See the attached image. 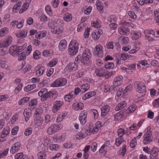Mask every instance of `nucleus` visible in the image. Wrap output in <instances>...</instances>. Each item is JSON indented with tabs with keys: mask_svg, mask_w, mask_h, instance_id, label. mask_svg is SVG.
I'll use <instances>...</instances> for the list:
<instances>
[{
	"mask_svg": "<svg viewBox=\"0 0 159 159\" xmlns=\"http://www.w3.org/2000/svg\"><path fill=\"white\" fill-rule=\"evenodd\" d=\"M21 4L22 3L21 2H19L16 4L14 5L12 9L13 11H14V9L17 10L19 9L21 5Z\"/></svg>",
	"mask_w": 159,
	"mask_h": 159,
	"instance_id": "52",
	"label": "nucleus"
},
{
	"mask_svg": "<svg viewBox=\"0 0 159 159\" xmlns=\"http://www.w3.org/2000/svg\"><path fill=\"white\" fill-rule=\"evenodd\" d=\"M21 144L20 142H17L12 145L10 150V152L14 154L20 150Z\"/></svg>",
	"mask_w": 159,
	"mask_h": 159,
	"instance_id": "11",
	"label": "nucleus"
},
{
	"mask_svg": "<svg viewBox=\"0 0 159 159\" xmlns=\"http://www.w3.org/2000/svg\"><path fill=\"white\" fill-rule=\"evenodd\" d=\"M57 59L56 58H54L49 62L48 65L50 67H53L57 64Z\"/></svg>",
	"mask_w": 159,
	"mask_h": 159,
	"instance_id": "38",
	"label": "nucleus"
},
{
	"mask_svg": "<svg viewBox=\"0 0 159 159\" xmlns=\"http://www.w3.org/2000/svg\"><path fill=\"white\" fill-rule=\"evenodd\" d=\"M60 148V146L58 144H52L49 146V149L52 150L57 151Z\"/></svg>",
	"mask_w": 159,
	"mask_h": 159,
	"instance_id": "26",
	"label": "nucleus"
},
{
	"mask_svg": "<svg viewBox=\"0 0 159 159\" xmlns=\"http://www.w3.org/2000/svg\"><path fill=\"white\" fill-rule=\"evenodd\" d=\"M132 89V85H129L127 86L125 89L124 91L123 94L124 95V94H126V93L128 92L129 91H130Z\"/></svg>",
	"mask_w": 159,
	"mask_h": 159,
	"instance_id": "53",
	"label": "nucleus"
},
{
	"mask_svg": "<svg viewBox=\"0 0 159 159\" xmlns=\"http://www.w3.org/2000/svg\"><path fill=\"white\" fill-rule=\"evenodd\" d=\"M63 102L60 101H55L53 104V107L52 108V111L53 112H56L60 109V107L63 105Z\"/></svg>",
	"mask_w": 159,
	"mask_h": 159,
	"instance_id": "14",
	"label": "nucleus"
},
{
	"mask_svg": "<svg viewBox=\"0 0 159 159\" xmlns=\"http://www.w3.org/2000/svg\"><path fill=\"white\" fill-rule=\"evenodd\" d=\"M29 111L28 110L25 109V110L23 113V115L25 118V121L26 122L28 121L31 115V112Z\"/></svg>",
	"mask_w": 159,
	"mask_h": 159,
	"instance_id": "23",
	"label": "nucleus"
},
{
	"mask_svg": "<svg viewBox=\"0 0 159 159\" xmlns=\"http://www.w3.org/2000/svg\"><path fill=\"white\" fill-rule=\"evenodd\" d=\"M51 32L54 34H59L60 31L59 30V28L56 27H54L53 29H52Z\"/></svg>",
	"mask_w": 159,
	"mask_h": 159,
	"instance_id": "54",
	"label": "nucleus"
},
{
	"mask_svg": "<svg viewBox=\"0 0 159 159\" xmlns=\"http://www.w3.org/2000/svg\"><path fill=\"white\" fill-rule=\"evenodd\" d=\"M23 85L22 84H20L17 86V87L15 89V92L16 94H17L19 92V91L21 90V88L22 87Z\"/></svg>",
	"mask_w": 159,
	"mask_h": 159,
	"instance_id": "58",
	"label": "nucleus"
},
{
	"mask_svg": "<svg viewBox=\"0 0 159 159\" xmlns=\"http://www.w3.org/2000/svg\"><path fill=\"white\" fill-rule=\"evenodd\" d=\"M120 33L123 35H127L129 33V29L128 28H122L119 30Z\"/></svg>",
	"mask_w": 159,
	"mask_h": 159,
	"instance_id": "19",
	"label": "nucleus"
},
{
	"mask_svg": "<svg viewBox=\"0 0 159 159\" xmlns=\"http://www.w3.org/2000/svg\"><path fill=\"white\" fill-rule=\"evenodd\" d=\"M86 136L87 135L86 134H83L82 133L80 132V133H78L77 135H76V137L77 139H80L84 138L86 137Z\"/></svg>",
	"mask_w": 159,
	"mask_h": 159,
	"instance_id": "43",
	"label": "nucleus"
},
{
	"mask_svg": "<svg viewBox=\"0 0 159 159\" xmlns=\"http://www.w3.org/2000/svg\"><path fill=\"white\" fill-rule=\"evenodd\" d=\"M67 46V42L65 40H62L60 42L59 48L60 50L63 51L66 48Z\"/></svg>",
	"mask_w": 159,
	"mask_h": 159,
	"instance_id": "18",
	"label": "nucleus"
},
{
	"mask_svg": "<svg viewBox=\"0 0 159 159\" xmlns=\"http://www.w3.org/2000/svg\"><path fill=\"white\" fill-rule=\"evenodd\" d=\"M136 107L135 105H131L130 106L129 108L126 110V112L127 113L129 114L134 112L136 109Z\"/></svg>",
	"mask_w": 159,
	"mask_h": 159,
	"instance_id": "27",
	"label": "nucleus"
},
{
	"mask_svg": "<svg viewBox=\"0 0 159 159\" xmlns=\"http://www.w3.org/2000/svg\"><path fill=\"white\" fill-rule=\"evenodd\" d=\"M134 84L136 86V90L138 92L140 93L145 92L146 87L144 83L141 81H136Z\"/></svg>",
	"mask_w": 159,
	"mask_h": 159,
	"instance_id": "6",
	"label": "nucleus"
},
{
	"mask_svg": "<svg viewBox=\"0 0 159 159\" xmlns=\"http://www.w3.org/2000/svg\"><path fill=\"white\" fill-rule=\"evenodd\" d=\"M47 92L48 90L46 89H43L39 92L38 95L40 97H42V96L44 95Z\"/></svg>",
	"mask_w": 159,
	"mask_h": 159,
	"instance_id": "45",
	"label": "nucleus"
},
{
	"mask_svg": "<svg viewBox=\"0 0 159 159\" xmlns=\"http://www.w3.org/2000/svg\"><path fill=\"white\" fill-rule=\"evenodd\" d=\"M97 143L95 142H94V143H93L92 145L91 146V148L92 149V151L93 152H94L96 150V148H97Z\"/></svg>",
	"mask_w": 159,
	"mask_h": 159,
	"instance_id": "62",
	"label": "nucleus"
},
{
	"mask_svg": "<svg viewBox=\"0 0 159 159\" xmlns=\"http://www.w3.org/2000/svg\"><path fill=\"white\" fill-rule=\"evenodd\" d=\"M89 85L88 84H87L83 85L81 86V89L83 90L84 92L89 90Z\"/></svg>",
	"mask_w": 159,
	"mask_h": 159,
	"instance_id": "50",
	"label": "nucleus"
},
{
	"mask_svg": "<svg viewBox=\"0 0 159 159\" xmlns=\"http://www.w3.org/2000/svg\"><path fill=\"white\" fill-rule=\"evenodd\" d=\"M51 50L48 51V50H45L43 52V55L45 57H47L48 56H50L51 53Z\"/></svg>",
	"mask_w": 159,
	"mask_h": 159,
	"instance_id": "56",
	"label": "nucleus"
},
{
	"mask_svg": "<svg viewBox=\"0 0 159 159\" xmlns=\"http://www.w3.org/2000/svg\"><path fill=\"white\" fill-rule=\"evenodd\" d=\"M79 63L77 62L75 58L74 63H69L66 66V68L68 69L70 71L71 70L75 71L77 70L78 67V65L77 64Z\"/></svg>",
	"mask_w": 159,
	"mask_h": 159,
	"instance_id": "12",
	"label": "nucleus"
},
{
	"mask_svg": "<svg viewBox=\"0 0 159 159\" xmlns=\"http://www.w3.org/2000/svg\"><path fill=\"white\" fill-rule=\"evenodd\" d=\"M37 68L38 69L36 71V74L39 75H42L45 70V68L42 66L39 68L37 67Z\"/></svg>",
	"mask_w": 159,
	"mask_h": 159,
	"instance_id": "34",
	"label": "nucleus"
},
{
	"mask_svg": "<svg viewBox=\"0 0 159 159\" xmlns=\"http://www.w3.org/2000/svg\"><path fill=\"white\" fill-rule=\"evenodd\" d=\"M7 28H4L0 30V36L2 37L4 36L6 34Z\"/></svg>",
	"mask_w": 159,
	"mask_h": 159,
	"instance_id": "57",
	"label": "nucleus"
},
{
	"mask_svg": "<svg viewBox=\"0 0 159 159\" xmlns=\"http://www.w3.org/2000/svg\"><path fill=\"white\" fill-rule=\"evenodd\" d=\"M69 48H68V52L71 56H73L76 54L78 51V44L75 43L72 46V44H70L69 45Z\"/></svg>",
	"mask_w": 159,
	"mask_h": 159,
	"instance_id": "7",
	"label": "nucleus"
},
{
	"mask_svg": "<svg viewBox=\"0 0 159 159\" xmlns=\"http://www.w3.org/2000/svg\"><path fill=\"white\" fill-rule=\"evenodd\" d=\"M87 112H85L84 111H82L80 113L79 117V120L81 124H84L86 123L87 120Z\"/></svg>",
	"mask_w": 159,
	"mask_h": 159,
	"instance_id": "15",
	"label": "nucleus"
},
{
	"mask_svg": "<svg viewBox=\"0 0 159 159\" xmlns=\"http://www.w3.org/2000/svg\"><path fill=\"white\" fill-rule=\"evenodd\" d=\"M32 132V129L30 128L27 129L25 132L24 134L26 136L30 135Z\"/></svg>",
	"mask_w": 159,
	"mask_h": 159,
	"instance_id": "59",
	"label": "nucleus"
},
{
	"mask_svg": "<svg viewBox=\"0 0 159 159\" xmlns=\"http://www.w3.org/2000/svg\"><path fill=\"white\" fill-rule=\"evenodd\" d=\"M123 78L122 76L121 75L116 77L114 80L113 85L112 86L111 88L109 89V90H110V89H111L114 91H116L117 89L116 87L120 86L121 84Z\"/></svg>",
	"mask_w": 159,
	"mask_h": 159,
	"instance_id": "3",
	"label": "nucleus"
},
{
	"mask_svg": "<svg viewBox=\"0 0 159 159\" xmlns=\"http://www.w3.org/2000/svg\"><path fill=\"white\" fill-rule=\"evenodd\" d=\"M151 153L150 154H158V153L159 152V148L157 147H154L152 149L150 150Z\"/></svg>",
	"mask_w": 159,
	"mask_h": 159,
	"instance_id": "46",
	"label": "nucleus"
},
{
	"mask_svg": "<svg viewBox=\"0 0 159 159\" xmlns=\"http://www.w3.org/2000/svg\"><path fill=\"white\" fill-rule=\"evenodd\" d=\"M151 137L149 136H146L143 141V143L145 144L149 143L152 141Z\"/></svg>",
	"mask_w": 159,
	"mask_h": 159,
	"instance_id": "49",
	"label": "nucleus"
},
{
	"mask_svg": "<svg viewBox=\"0 0 159 159\" xmlns=\"http://www.w3.org/2000/svg\"><path fill=\"white\" fill-rule=\"evenodd\" d=\"M125 111V110L124 109L123 110L120 111V112L116 114L115 115V120H120L123 116Z\"/></svg>",
	"mask_w": 159,
	"mask_h": 159,
	"instance_id": "22",
	"label": "nucleus"
},
{
	"mask_svg": "<svg viewBox=\"0 0 159 159\" xmlns=\"http://www.w3.org/2000/svg\"><path fill=\"white\" fill-rule=\"evenodd\" d=\"M118 39L121 41L122 43H126L129 42V38L127 37L121 36Z\"/></svg>",
	"mask_w": 159,
	"mask_h": 159,
	"instance_id": "30",
	"label": "nucleus"
},
{
	"mask_svg": "<svg viewBox=\"0 0 159 159\" xmlns=\"http://www.w3.org/2000/svg\"><path fill=\"white\" fill-rule=\"evenodd\" d=\"M126 105V102L125 101H123L118 104L117 106L115 107V110L116 111L121 110L125 107Z\"/></svg>",
	"mask_w": 159,
	"mask_h": 159,
	"instance_id": "21",
	"label": "nucleus"
},
{
	"mask_svg": "<svg viewBox=\"0 0 159 159\" xmlns=\"http://www.w3.org/2000/svg\"><path fill=\"white\" fill-rule=\"evenodd\" d=\"M41 55V52L38 50H36L33 53L34 58L35 59H37L40 57Z\"/></svg>",
	"mask_w": 159,
	"mask_h": 159,
	"instance_id": "37",
	"label": "nucleus"
},
{
	"mask_svg": "<svg viewBox=\"0 0 159 159\" xmlns=\"http://www.w3.org/2000/svg\"><path fill=\"white\" fill-rule=\"evenodd\" d=\"M110 107L108 105H105L101 108V114L102 116H105L109 111Z\"/></svg>",
	"mask_w": 159,
	"mask_h": 159,
	"instance_id": "20",
	"label": "nucleus"
},
{
	"mask_svg": "<svg viewBox=\"0 0 159 159\" xmlns=\"http://www.w3.org/2000/svg\"><path fill=\"white\" fill-rule=\"evenodd\" d=\"M91 56V53L89 49H86L83 52L82 55H79L76 57L77 62L80 63V61L84 65H89L91 63L89 60Z\"/></svg>",
	"mask_w": 159,
	"mask_h": 159,
	"instance_id": "1",
	"label": "nucleus"
},
{
	"mask_svg": "<svg viewBox=\"0 0 159 159\" xmlns=\"http://www.w3.org/2000/svg\"><path fill=\"white\" fill-rule=\"evenodd\" d=\"M43 111V108L41 107L37 108L35 111L34 117L35 118L36 122L37 123L38 126L41 125L42 124V121L41 120L36 119V118L39 117L42 114Z\"/></svg>",
	"mask_w": 159,
	"mask_h": 159,
	"instance_id": "5",
	"label": "nucleus"
},
{
	"mask_svg": "<svg viewBox=\"0 0 159 159\" xmlns=\"http://www.w3.org/2000/svg\"><path fill=\"white\" fill-rule=\"evenodd\" d=\"M102 48V46L100 45H97L96 47L95 51L97 55L99 57H101L103 55Z\"/></svg>",
	"mask_w": 159,
	"mask_h": 159,
	"instance_id": "17",
	"label": "nucleus"
},
{
	"mask_svg": "<svg viewBox=\"0 0 159 159\" xmlns=\"http://www.w3.org/2000/svg\"><path fill=\"white\" fill-rule=\"evenodd\" d=\"M32 46L31 45H29L27 47V50L25 52L27 55H29L31 52L32 50Z\"/></svg>",
	"mask_w": 159,
	"mask_h": 159,
	"instance_id": "64",
	"label": "nucleus"
},
{
	"mask_svg": "<svg viewBox=\"0 0 159 159\" xmlns=\"http://www.w3.org/2000/svg\"><path fill=\"white\" fill-rule=\"evenodd\" d=\"M126 145H123L122 147V149L121 151L120 150L119 152V155H122V157H123L125 155V154L126 152Z\"/></svg>",
	"mask_w": 159,
	"mask_h": 159,
	"instance_id": "35",
	"label": "nucleus"
},
{
	"mask_svg": "<svg viewBox=\"0 0 159 159\" xmlns=\"http://www.w3.org/2000/svg\"><path fill=\"white\" fill-rule=\"evenodd\" d=\"M18 127L16 126L13 128L11 130V134L13 135H16L18 131Z\"/></svg>",
	"mask_w": 159,
	"mask_h": 159,
	"instance_id": "60",
	"label": "nucleus"
},
{
	"mask_svg": "<svg viewBox=\"0 0 159 159\" xmlns=\"http://www.w3.org/2000/svg\"><path fill=\"white\" fill-rule=\"evenodd\" d=\"M154 115L153 112L151 111L150 110H149L148 111V117L149 118L152 119L153 118Z\"/></svg>",
	"mask_w": 159,
	"mask_h": 159,
	"instance_id": "63",
	"label": "nucleus"
},
{
	"mask_svg": "<svg viewBox=\"0 0 159 159\" xmlns=\"http://www.w3.org/2000/svg\"><path fill=\"white\" fill-rule=\"evenodd\" d=\"M12 40V38L11 36L8 37L6 40L0 42V48L6 47L8 46L11 43Z\"/></svg>",
	"mask_w": 159,
	"mask_h": 159,
	"instance_id": "10",
	"label": "nucleus"
},
{
	"mask_svg": "<svg viewBox=\"0 0 159 159\" xmlns=\"http://www.w3.org/2000/svg\"><path fill=\"white\" fill-rule=\"evenodd\" d=\"M25 155H24L23 152H21L16 154L14 157L15 159H28L27 157H25Z\"/></svg>",
	"mask_w": 159,
	"mask_h": 159,
	"instance_id": "25",
	"label": "nucleus"
},
{
	"mask_svg": "<svg viewBox=\"0 0 159 159\" xmlns=\"http://www.w3.org/2000/svg\"><path fill=\"white\" fill-rule=\"evenodd\" d=\"M57 91L55 90L47 92L41 97V100L43 101H44L49 98L52 97L55 98L57 95Z\"/></svg>",
	"mask_w": 159,
	"mask_h": 159,
	"instance_id": "8",
	"label": "nucleus"
},
{
	"mask_svg": "<svg viewBox=\"0 0 159 159\" xmlns=\"http://www.w3.org/2000/svg\"><path fill=\"white\" fill-rule=\"evenodd\" d=\"M30 98L29 97H25L21 99L18 102V104L20 105L24 104L25 103L27 102L29 100Z\"/></svg>",
	"mask_w": 159,
	"mask_h": 159,
	"instance_id": "33",
	"label": "nucleus"
},
{
	"mask_svg": "<svg viewBox=\"0 0 159 159\" xmlns=\"http://www.w3.org/2000/svg\"><path fill=\"white\" fill-rule=\"evenodd\" d=\"M96 75L99 77L104 76L107 75V71L105 68H99L95 71Z\"/></svg>",
	"mask_w": 159,
	"mask_h": 159,
	"instance_id": "13",
	"label": "nucleus"
},
{
	"mask_svg": "<svg viewBox=\"0 0 159 159\" xmlns=\"http://www.w3.org/2000/svg\"><path fill=\"white\" fill-rule=\"evenodd\" d=\"M39 159H45L46 153L44 152H39L38 154Z\"/></svg>",
	"mask_w": 159,
	"mask_h": 159,
	"instance_id": "39",
	"label": "nucleus"
},
{
	"mask_svg": "<svg viewBox=\"0 0 159 159\" xmlns=\"http://www.w3.org/2000/svg\"><path fill=\"white\" fill-rule=\"evenodd\" d=\"M59 0H53L51 3L53 7L54 8H57L59 3Z\"/></svg>",
	"mask_w": 159,
	"mask_h": 159,
	"instance_id": "48",
	"label": "nucleus"
},
{
	"mask_svg": "<svg viewBox=\"0 0 159 159\" xmlns=\"http://www.w3.org/2000/svg\"><path fill=\"white\" fill-rule=\"evenodd\" d=\"M118 135L119 137H122L125 134V130L122 128H120L117 130Z\"/></svg>",
	"mask_w": 159,
	"mask_h": 159,
	"instance_id": "44",
	"label": "nucleus"
},
{
	"mask_svg": "<svg viewBox=\"0 0 159 159\" xmlns=\"http://www.w3.org/2000/svg\"><path fill=\"white\" fill-rule=\"evenodd\" d=\"M66 83V80L65 78H59L56 80L51 85L53 87H57L65 85Z\"/></svg>",
	"mask_w": 159,
	"mask_h": 159,
	"instance_id": "4",
	"label": "nucleus"
},
{
	"mask_svg": "<svg viewBox=\"0 0 159 159\" xmlns=\"http://www.w3.org/2000/svg\"><path fill=\"white\" fill-rule=\"evenodd\" d=\"M35 87L36 85L34 84L31 85H29L25 87L24 88V90L26 92L29 91L35 88Z\"/></svg>",
	"mask_w": 159,
	"mask_h": 159,
	"instance_id": "28",
	"label": "nucleus"
},
{
	"mask_svg": "<svg viewBox=\"0 0 159 159\" xmlns=\"http://www.w3.org/2000/svg\"><path fill=\"white\" fill-rule=\"evenodd\" d=\"M45 9L47 13L49 14V16L52 15V12L51 9V7L49 5H47L45 7Z\"/></svg>",
	"mask_w": 159,
	"mask_h": 159,
	"instance_id": "42",
	"label": "nucleus"
},
{
	"mask_svg": "<svg viewBox=\"0 0 159 159\" xmlns=\"http://www.w3.org/2000/svg\"><path fill=\"white\" fill-rule=\"evenodd\" d=\"M137 144L136 139L135 138L132 140L130 143V146L131 148H134Z\"/></svg>",
	"mask_w": 159,
	"mask_h": 159,
	"instance_id": "47",
	"label": "nucleus"
},
{
	"mask_svg": "<svg viewBox=\"0 0 159 159\" xmlns=\"http://www.w3.org/2000/svg\"><path fill=\"white\" fill-rule=\"evenodd\" d=\"M25 45L23 46H18L14 45L10 47L9 52L10 54L14 56H17L19 52H22L25 48Z\"/></svg>",
	"mask_w": 159,
	"mask_h": 159,
	"instance_id": "2",
	"label": "nucleus"
},
{
	"mask_svg": "<svg viewBox=\"0 0 159 159\" xmlns=\"http://www.w3.org/2000/svg\"><path fill=\"white\" fill-rule=\"evenodd\" d=\"M9 130L7 129L4 128L2 132V134L1 135V137L4 138L8 134Z\"/></svg>",
	"mask_w": 159,
	"mask_h": 159,
	"instance_id": "41",
	"label": "nucleus"
},
{
	"mask_svg": "<svg viewBox=\"0 0 159 159\" xmlns=\"http://www.w3.org/2000/svg\"><path fill=\"white\" fill-rule=\"evenodd\" d=\"M114 65L113 62L106 63L105 65V68L108 69H112L113 68Z\"/></svg>",
	"mask_w": 159,
	"mask_h": 159,
	"instance_id": "40",
	"label": "nucleus"
},
{
	"mask_svg": "<svg viewBox=\"0 0 159 159\" xmlns=\"http://www.w3.org/2000/svg\"><path fill=\"white\" fill-rule=\"evenodd\" d=\"M72 19V16L71 14L67 13L63 17L64 20L66 21H70Z\"/></svg>",
	"mask_w": 159,
	"mask_h": 159,
	"instance_id": "36",
	"label": "nucleus"
},
{
	"mask_svg": "<svg viewBox=\"0 0 159 159\" xmlns=\"http://www.w3.org/2000/svg\"><path fill=\"white\" fill-rule=\"evenodd\" d=\"M84 107V104L81 102L75 103L72 105L73 108L75 110H82Z\"/></svg>",
	"mask_w": 159,
	"mask_h": 159,
	"instance_id": "16",
	"label": "nucleus"
},
{
	"mask_svg": "<svg viewBox=\"0 0 159 159\" xmlns=\"http://www.w3.org/2000/svg\"><path fill=\"white\" fill-rule=\"evenodd\" d=\"M27 31L25 30L21 31L19 33L16 34V36L18 38L25 37L27 35Z\"/></svg>",
	"mask_w": 159,
	"mask_h": 159,
	"instance_id": "24",
	"label": "nucleus"
},
{
	"mask_svg": "<svg viewBox=\"0 0 159 159\" xmlns=\"http://www.w3.org/2000/svg\"><path fill=\"white\" fill-rule=\"evenodd\" d=\"M124 141V140L123 137H119L118 138L116 139L115 144L117 146L119 147Z\"/></svg>",
	"mask_w": 159,
	"mask_h": 159,
	"instance_id": "31",
	"label": "nucleus"
},
{
	"mask_svg": "<svg viewBox=\"0 0 159 159\" xmlns=\"http://www.w3.org/2000/svg\"><path fill=\"white\" fill-rule=\"evenodd\" d=\"M40 20L42 22H46L47 21V17L44 14H42L39 17Z\"/></svg>",
	"mask_w": 159,
	"mask_h": 159,
	"instance_id": "55",
	"label": "nucleus"
},
{
	"mask_svg": "<svg viewBox=\"0 0 159 159\" xmlns=\"http://www.w3.org/2000/svg\"><path fill=\"white\" fill-rule=\"evenodd\" d=\"M61 127V125L60 124L59 125L55 124L52 125L48 128L47 131V133L49 134H52L57 131Z\"/></svg>",
	"mask_w": 159,
	"mask_h": 159,
	"instance_id": "9",
	"label": "nucleus"
},
{
	"mask_svg": "<svg viewBox=\"0 0 159 159\" xmlns=\"http://www.w3.org/2000/svg\"><path fill=\"white\" fill-rule=\"evenodd\" d=\"M27 55L25 52H22L18 55V60L19 61L24 60L26 59V56Z\"/></svg>",
	"mask_w": 159,
	"mask_h": 159,
	"instance_id": "29",
	"label": "nucleus"
},
{
	"mask_svg": "<svg viewBox=\"0 0 159 159\" xmlns=\"http://www.w3.org/2000/svg\"><path fill=\"white\" fill-rule=\"evenodd\" d=\"M90 31V28L87 27L85 30V31L84 33V36L85 38H88L89 35V33Z\"/></svg>",
	"mask_w": 159,
	"mask_h": 159,
	"instance_id": "51",
	"label": "nucleus"
},
{
	"mask_svg": "<svg viewBox=\"0 0 159 159\" xmlns=\"http://www.w3.org/2000/svg\"><path fill=\"white\" fill-rule=\"evenodd\" d=\"M141 36V34L140 33L133 32L132 33V38L134 40H136L139 39Z\"/></svg>",
	"mask_w": 159,
	"mask_h": 159,
	"instance_id": "32",
	"label": "nucleus"
},
{
	"mask_svg": "<svg viewBox=\"0 0 159 159\" xmlns=\"http://www.w3.org/2000/svg\"><path fill=\"white\" fill-rule=\"evenodd\" d=\"M37 102L36 99H34L31 100L29 102V105L32 106L36 105Z\"/></svg>",
	"mask_w": 159,
	"mask_h": 159,
	"instance_id": "61",
	"label": "nucleus"
}]
</instances>
